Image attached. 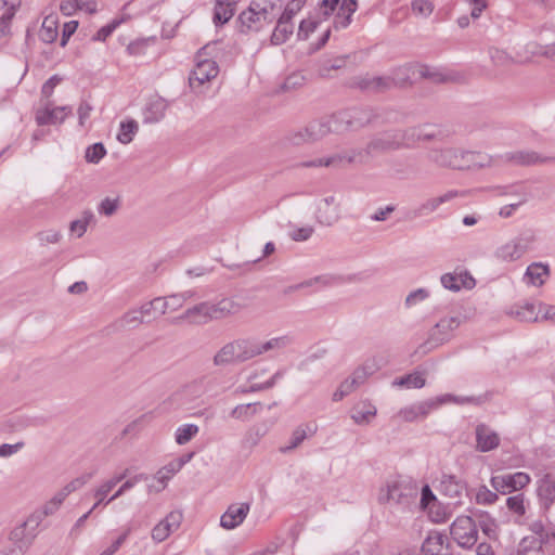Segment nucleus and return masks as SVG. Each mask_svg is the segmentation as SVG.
I'll return each instance as SVG.
<instances>
[{
    "label": "nucleus",
    "mask_w": 555,
    "mask_h": 555,
    "mask_svg": "<svg viewBox=\"0 0 555 555\" xmlns=\"http://www.w3.org/2000/svg\"><path fill=\"white\" fill-rule=\"evenodd\" d=\"M399 129H390L378 132L371 138L363 150H351L349 152L335 154L325 158H318L305 162L302 167H339L346 164H365L370 157L378 154L401 150Z\"/></svg>",
    "instance_id": "obj_1"
},
{
    "label": "nucleus",
    "mask_w": 555,
    "mask_h": 555,
    "mask_svg": "<svg viewBox=\"0 0 555 555\" xmlns=\"http://www.w3.org/2000/svg\"><path fill=\"white\" fill-rule=\"evenodd\" d=\"M418 487L408 477H393L388 479L379 489L378 502L380 504H396L409 506L417 496Z\"/></svg>",
    "instance_id": "obj_2"
},
{
    "label": "nucleus",
    "mask_w": 555,
    "mask_h": 555,
    "mask_svg": "<svg viewBox=\"0 0 555 555\" xmlns=\"http://www.w3.org/2000/svg\"><path fill=\"white\" fill-rule=\"evenodd\" d=\"M453 402L456 404H479L480 400L476 397H457L453 395H442L437 398L428 399L416 404L401 409L396 417L403 422H415L420 417L425 418L433 410L441 404Z\"/></svg>",
    "instance_id": "obj_3"
},
{
    "label": "nucleus",
    "mask_w": 555,
    "mask_h": 555,
    "mask_svg": "<svg viewBox=\"0 0 555 555\" xmlns=\"http://www.w3.org/2000/svg\"><path fill=\"white\" fill-rule=\"evenodd\" d=\"M332 115L337 134L359 131L373 125L377 119L376 112L367 107H353L336 112Z\"/></svg>",
    "instance_id": "obj_4"
},
{
    "label": "nucleus",
    "mask_w": 555,
    "mask_h": 555,
    "mask_svg": "<svg viewBox=\"0 0 555 555\" xmlns=\"http://www.w3.org/2000/svg\"><path fill=\"white\" fill-rule=\"evenodd\" d=\"M253 337H240L223 345L214 356L215 366L240 364L254 359Z\"/></svg>",
    "instance_id": "obj_5"
},
{
    "label": "nucleus",
    "mask_w": 555,
    "mask_h": 555,
    "mask_svg": "<svg viewBox=\"0 0 555 555\" xmlns=\"http://www.w3.org/2000/svg\"><path fill=\"white\" fill-rule=\"evenodd\" d=\"M461 324L457 317L441 319L429 332L428 338L414 351L415 356L424 357L437 347L446 344L452 337V332Z\"/></svg>",
    "instance_id": "obj_6"
},
{
    "label": "nucleus",
    "mask_w": 555,
    "mask_h": 555,
    "mask_svg": "<svg viewBox=\"0 0 555 555\" xmlns=\"http://www.w3.org/2000/svg\"><path fill=\"white\" fill-rule=\"evenodd\" d=\"M207 47L203 48L195 56V66L190 74L189 83L193 91L201 92V88L209 82L211 79L216 78L219 73V67L212 59L207 57L205 50Z\"/></svg>",
    "instance_id": "obj_7"
},
{
    "label": "nucleus",
    "mask_w": 555,
    "mask_h": 555,
    "mask_svg": "<svg viewBox=\"0 0 555 555\" xmlns=\"http://www.w3.org/2000/svg\"><path fill=\"white\" fill-rule=\"evenodd\" d=\"M450 533L462 547H472L478 539L475 521L469 516H459L451 525Z\"/></svg>",
    "instance_id": "obj_8"
},
{
    "label": "nucleus",
    "mask_w": 555,
    "mask_h": 555,
    "mask_svg": "<svg viewBox=\"0 0 555 555\" xmlns=\"http://www.w3.org/2000/svg\"><path fill=\"white\" fill-rule=\"evenodd\" d=\"M402 149L415 147L421 142H429L437 138L438 133L433 125L422 124L399 129Z\"/></svg>",
    "instance_id": "obj_9"
},
{
    "label": "nucleus",
    "mask_w": 555,
    "mask_h": 555,
    "mask_svg": "<svg viewBox=\"0 0 555 555\" xmlns=\"http://www.w3.org/2000/svg\"><path fill=\"white\" fill-rule=\"evenodd\" d=\"M426 157L428 162L440 167L453 170H461L462 149L446 146L430 149Z\"/></svg>",
    "instance_id": "obj_10"
},
{
    "label": "nucleus",
    "mask_w": 555,
    "mask_h": 555,
    "mask_svg": "<svg viewBox=\"0 0 555 555\" xmlns=\"http://www.w3.org/2000/svg\"><path fill=\"white\" fill-rule=\"evenodd\" d=\"M416 75L433 83H455L465 80V75L460 72L427 65L417 66Z\"/></svg>",
    "instance_id": "obj_11"
},
{
    "label": "nucleus",
    "mask_w": 555,
    "mask_h": 555,
    "mask_svg": "<svg viewBox=\"0 0 555 555\" xmlns=\"http://www.w3.org/2000/svg\"><path fill=\"white\" fill-rule=\"evenodd\" d=\"M531 243V236L516 237L500 246L495 251V256L503 261H515L527 253Z\"/></svg>",
    "instance_id": "obj_12"
},
{
    "label": "nucleus",
    "mask_w": 555,
    "mask_h": 555,
    "mask_svg": "<svg viewBox=\"0 0 555 555\" xmlns=\"http://www.w3.org/2000/svg\"><path fill=\"white\" fill-rule=\"evenodd\" d=\"M530 482V476L518 472L511 475H500L491 478V486L495 491L506 493L525 488Z\"/></svg>",
    "instance_id": "obj_13"
},
{
    "label": "nucleus",
    "mask_w": 555,
    "mask_h": 555,
    "mask_svg": "<svg viewBox=\"0 0 555 555\" xmlns=\"http://www.w3.org/2000/svg\"><path fill=\"white\" fill-rule=\"evenodd\" d=\"M293 341V336L289 334L275 336L268 340H260L256 337H253L254 356L257 358L269 352L284 350L289 347Z\"/></svg>",
    "instance_id": "obj_14"
},
{
    "label": "nucleus",
    "mask_w": 555,
    "mask_h": 555,
    "mask_svg": "<svg viewBox=\"0 0 555 555\" xmlns=\"http://www.w3.org/2000/svg\"><path fill=\"white\" fill-rule=\"evenodd\" d=\"M250 509L249 503H233L220 517V526L223 529L232 530L238 527L247 517Z\"/></svg>",
    "instance_id": "obj_15"
},
{
    "label": "nucleus",
    "mask_w": 555,
    "mask_h": 555,
    "mask_svg": "<svg viewBox=\"0 0 555 555\" xmlns=\"http://www.w3.org/2000/svg\"><path fill=\"white\" fill-rule=\"evenodd\" d=\"M72 113L69 106L52 107L48 102L44 107L37 109L36 122L39 126L61 124Z\"/></svg>",
    "instance_id": "obj_16"
},
{
    "label": "nucleus",
    "mask_w": 555,
    "mask_h": 555,
    "mask_svg": "<svg viewBox=\"0 0 555 555\" xmlns=\"http://www.w3.org/2000/svg\"><path fill=\"white\" fill-rule=\"evenodd\" d=\"M182 514L179 512H170L165 519L160 520L153 529H152V539L160 543L165 541L171 532L177 530L181 524Z\"/></svg>",
    "instance_id": "obj_17"
},
{
    "label": "nucleus",
    "mask_w": 555,
    "mask_h": 555,
    "mask_svg": "<svg viewBox=\"0 0 555 555\" xmlns=\"http://www.w3.org/2000/svg\"><path fill=\"white\" fill-rule=\"evenodd\" d=\"M28 521L15 527L9 535L12 547L7 550L11 555H23L31 545L33 537L26 532Z\"/></svg>",
    "instance_id": "obj_18"
},
{
    "label": "nucleus",
    "mask_w": 555,
    "mask_h": 555,
    "mask_svg": "<svg viewBox=\"0 0 555 555\" xmlns=\"http://www.w3.org/2000/svg\"><path fill=\"white\" fill-rule=\"evenodd\" d=\"M440 281L444 288L452 292H459L462 288L472 289L476 284L475 279L467 271L444 273Z\"/></svg>",
    "instance_id": "obj_19"
},
{
    "label": "nucleus",
    "mask_w": 555,
    "mask_h": 555,
    "mask_svg": "<svg viewBox=\"0 0 555 555\" xmlns=\"http://www.w3.org/2000/svg\"><path fill=\"white\" fill-rule=\"evenodd\" d=\"M352 86L364 91L380 92L389 90L392 87L389 75L388 76H360L352 80Z\"/></svg>",
    "instance_id": "obj_20"
},
{
    "label": "nucleus",
    "mask_w": 555,
    "mask_h": 555,
    "mask_svg": "<svg viewBox=\"0 0 555 555\" xmlns=\"http://www.w3.org/2000/svg\"><path fill=\"white\" fill-rule=\"evenodd\" d=\"M461 170H476L492 166L493 157L480 151L462 150Z\"/></svg>",
    "instance_id": "obj_21"
},
{
    "label": "nucleus",
    "mask_w": 555,
    "mask_h": 555,
    "mask_svg": "<svg viewBox=\"0 0 555 555\" xmlns=\"http://www.w3.org/2000/svg\"><path fill=\"white\" fill-rule=\"evenodd\" d=\"M143 322V318L141 317L138 309H132L125 312L120 318L116 319L114 322L105 326L104 332L109 334H115L127 328H134L141 325Z\"/></svg>",
    "instance_id": "obj_22"
},
{
    "label": "nucleus",
    "mask_w": 555,
    "mask_h": 555,
    "mask_svg": "<svg viewBox=\"0 0 555 555\" xmlns=\"http://www.w3.org/2000/svg\"><path fill=\"white\" fill-rule=\"evenodd\" d=\"M476 449L480 452H489L500 444V436L496 431L485 424H479L475 430Z\"/></svg>",
    "instance_id": "obj_23"
},
{
    "label": "nucleus",
    "mask_w": 555,
    "mask_h": 555,
    "mask_svg": "<svg viewBox=\"0 0 555 555\" xmlns=\"http://www.w3.org/2000/svg\"><path fill=\"white\" fill-rule=\"evenodd\" d=\"M243 306L233 300L232 298H222L217 302L209 301V311L211 314V321L222 320L240 313Z\"/></svg>",
    "instance_id": "obj_24"
},
{
    "label": "nucleus",
    "mask_w": 555,
    "mask_h": 555,
    "mask_svg": "<svg viewBox=\"0 0 555 555\" xmlns=\"http://www.w3.org/2000/svg\"><path fill=\"white\" fill-rule=\"evenodd\" d=\"M334 127L335 122L333 115L324 116L320 119L310 121L307 125L310 134V141H312V143H315L324 139L330 133H336Z\"/></svg>",
    "instance_id": "obj_25"
},
{
    "label": "nucleus",
    "mask_w": 555,
    "mask_h": 555,
    "mask_svg": "<svg viewBox=\"0 0 555 555\" xmlns=\"http://www.w3.org/2000/svg\"><path fill=\"white\" fill-rule=\"evenodd\" d=\"M178 320L189 321L191 324H206L211 321V314L209 311V301L197 304L186 309Z\"/></svg>",
    "instance_id": "obj_26"
},
{
    "label": "nucleus",
    "mask_w": 555,
    "mask_h": 555,
    "mask_svg": "<svg viewBox=\"0 0 555 555\" xmlns=\"http://www.w3.org/2000/svg\"><path fill=\"white\" fill-rule=\"evenodd\" d=\"M334 196L323 198L318 207V219L320 223L333 225L339 219V209Z\"/></svg>",
    "instance_id": "obj_27"
},
{
    "label": "nucleus",
    "mask_w": 555,
    "mask_h": 555,
    "mask_svg": "<svg viewBox=\"0 0 555 555\" xmlns=\"http://www.w3.org/2000/svg\"><path fill=\"white\" fill-rule=\"evenodd\" d=\"M508 314L521 322H540V311L535 305L529 301H524L513 306Z\"/></svg>",
    "instance_id": "obj_28"
},
{
    "label": "nucleus",
    "mask_w": 555,
    "mask_h": 555,
    "mask_svg": "<svg viewBox=\"0 0 555 555\" xmlns=\"http://www.w3.org/2000/svg\"><path fill=\"white\" fill-rule=\"evenodd\" d=\"M129 474V469L126 468L122 473L113 476L112 478L103 481L96 489H94L93 495L96 502L93 505V508H98L100 505H106V496L113 490V488L122 481Z\"/></svg>",
    "instance_id": "obj_29"
},
{
    "label": "nucleus",
    "mask_w": 555,
    "mask_h": 555,
    "mask_svg": "<svg viewBox=\"0 0 555 555\" xmlns=\"http://www.w3.org/2000/svg\"><path fill=\"white\" fill-rule=\"evenodd\" d=\"M168 104L166 100L158 95L152 96L145 107L144 121L145 122H157L165 117Z\"/></svg>",
    "instance_id": "obj_30"
},
{
    "label": "nucleus",
    "mask_w": 555,
    "mask_h": 555,
    "mask_svg": "<svg viewBox=\"0 0 555 555\" xmlns=\"http://www.w3.org/2000/svg\"><path fill=\"white\" fill-rule=\"evenodd\" d=\"M459 195H460V193L457 191L452 190V191L446 192L444 194H442L440 196L428 198L424 203H422L420 205V207L415 210V216L422 217V216L431 214V212L436 211L440 205L454 199Z\"/></svg>",
    "instance_id": "obj_31"
},
{
    "label": "nucleus",
    "mask_w": 555,
    "mask_h": 555,
    "mask_svg": "<svg viewBox=\"0 0 555 555\" xmlns=\"http://www.w3.org/2000/svg\"><path fill=\"white\" fill-rule=\"evenodd\" d=\"M440 491L450 499H460L465 491V482L455 475H442Z\"/></svg>",
    "instance_id": "obj_32"
},
{
    "label": "nucleus",
    "mask_w": 555,
    "mask_h": 555,
    "mask_svg": "<svg viewBox=\"0 0 555 555\" xmlns=\"http://www.w3.org/2000/svg\"><path fill=\"white\" fill-rule=\"evenodd\" d=\"M376 370L377 367L374 363L366 362L362 366L356 369L351 376L346 378L343 384L345 385V388L352 392L359 386H361Z\"/></svg>",
    "instance_id": "obj_33"
},
{
    "label": "nucleus",
    "mask_w": 555,
    "mask_h": 555,
    "mask_svg": "<svg viewBox=\"0 0 555 555\" xmlns=\"http://www.w3.org/2000/svg\"><path fill=\"white\" fill-rule=\"evenodd\" d=\"M538 496L544 507H550L555 502V478L550 474L544 475L538 482Z\"/></svg>",
    "instance_id": "obj_34"
},
{
    "label": "nucleus",
    "mask_w": 555,
    "mask_h": 555,
    "mask_svg": "<svg viewBox=\"0 0 555 555\" xmlns=\"http://www.w3.org/2000/svg\"><path fill=\"white\" fill-rule=\"evenodd\" d=\"M240 21L249 30H258L263 23H268L266 16L255 8L253 2L247 10L240 14Z\"/></svg>",
    "instance_id": "obj_35"
},
{
    "label": "nucleus",
    "mask_w": 555,
    "mask_h": 555,
    "mask_svg": "<svg viewBox=\"0 0 555 555\" xmlns=\"http://www.w3.org/2000/svg\"><path fill=\"white\" fill-rule=\"evenodd\" d=\"M60 9L65 15H72L78 10L93 14L96 12V2L94 0H63Z\"/></svg>",
    "instance_id": "obj_36"
},
{
    "label": "nucleus",
    "mask_w": 555,
    "mask_h": 555,
    "mask_svg": "<svg viewBox=\"0 0 555 555\" xmlns=\"http://www.w3.org/2000/svg\"><path fill=\"white\" fill-rule=\"evenodd\" d=\"M357 10L356 0H343L334 20L335 28H346L351 23V16Z\"/></svg>",
    "instance_id": "obj_37"
},
{
    "label": "nucleus",
    "mask_w": 555,
    "mask_h": 555,
    "mask_svg": "<svg viewBox=\"0 0 555 555\" xmlns=\"http://www.w3.org/2000/svg\"><path fill=\"white\" fill-rule=\"evenodd\" d=\"M293 33L294 25L292 24V21L280 16L278 25L271 36V43L274 46L282 44L289 38L291 35H293Z\"/></svg>",
    "instance_id": "obj_38"
},
{
    "label": "nucleus",
    "mask_w": 555,
    "mask_h": 555,
    "mask_svg": "<svg viewBox=\"0 0 555 555\" xmlns=\"http://www.w3.org/2000/svg\"><path fill=\"white\" fill-rule=\"evenodd\" d=\"M548 275V267L542 263H532L527 268L525 279L528 284L534 286L543 285Z\"/></svg>",
    "instance_id": "obj_39"
},
{
    "label": "nucleus",
    "mask_w": 555,
    "mask_h": 555,
    "mask_svg": "<svg viewBox=\"0 0 555 555\" xmlns=\"http://www.w3.org/2000/svg\"><path fill=\"white\" fill-rule=\"evenodd\" d=\"M261 410L260 402L236 405L230 413L231 417L241 422L251 420Z\"/></svg>",
    "instance_id": "obj_40"
},
{
    "label": "nucleus",
    "mask_w": 555,
    "mask_h": 555,
    "mask_svg": "<svg viewBox=\"0 0 555 555\" xmlns=\"http://www.w3.org/2000/svg\"><path fill=\"white\" fill-rule=\"evenodd\" d=\"M253 3L266 16L268 23L275 18L282 8L281 0H254Z\"/></svg>",
    "instance_id": "obj_41"
},
{
    "label": "nucleus",
    "mask_w": 555,
    "mask_h": 555,
    "mask_svg": "<svg viewBox=\"0 0 555 555\" xmlns=\"http://www.w3.org/2000/svg\"><path fill=\"white\" fill-rule=\"evenodd\" d=\"M506 159L513 164L521 166L534 165L545 160L533 151H517L509 153L506 155Z\"/></svg>",
    "instance_id": "obj_42"
},
{
    "label": "nucleus",
    "mask_w": 555,
    "mask_h": 555,
    "mask_svg": "<svg viewBox=\"0 0 555 555\" xmlns=\"http://www.w3.org/2000/svg\"><path fill=\"white\" fill-rule=\"evenodd\" d=\"M39 37L43 42L52 43L57 37V17L55 15H48L44 17Z\"/></svg>",
    "instance_id": "obj_43"
},
{
    "label": "nucleus",
    "mask_w": 555,
    "mask_h": 555,
    "mask_svg": "<svg viewBox=\"0 0 555 555\" xmlns=\"http://www.w3.org/2000/svg\"><path fill=\"white\" fill-rule=\"evenodd\" d=\"M416 75V67L412 66H400L395 68L389 77L391 80L392 87H402L409 83L411 76Z\"/></svg>",
    "instance_id": "obj_44"
},
{
    "label": "nucleus",
    "mask_w": 555,
    "mask_h": 555,
    "mask_svg": "<svg viewBox=\"0 0 555 555\" xmlns=\"http://www.w3.org/2000/svg\"><path fill=\"white\" fill-rule=\"evenodd\" d=\"M517 555H546L540 539L525 538L518 547Z\"/></svg>",
    "instance_id": "obj_45"
},
{
    "label": "nucleus",
    "mask_w": 555,
    "mask_h": 555,
    "mask_svg": "<svg viewBox=\"0 0 555 555\" xmlns=\"http://www.w3.org/2000/svg\"><path fill=\"white\" fill-rule=\"evenodd\" d=\"M139 131V124L134 119L120 122L117 140L121 144H129Z\"/></svg>",
    "instance_id": "obj_46"
},
{
    "label": "nucleus",
    "mask_w": 555,
    "mask_h": 555,
    "mask_svg": "<svg viewBox=\"0 0 555 555\" xmlns=\"http://www.w3.org/2000/svg\"><path fill=\"white\" fill-rule=\"evenodd\" d=\"M94 220V215L91 210H85L81 214V217L77 220H74L69 224V231L73 234H76L77 237H81L88 229V225Z\"/></svg>",
    "instance_id": "obj_47"
},
{
    "label": "nucleus",
    "mask_w": 555,
    "mask_h": 555,
    "mask_svg": "<svg viewBox=\"0 0 555 555\" xmlns=\"http://www.w3.org/2000/svg\"><path fill=\"white\" fill-rule=\"evenodd\" d=\"M199 431V427L195 424H184L177 428L175 441L179 446L189 443Z\"/></svg>",
    "instance_id": "obj_48"
},
{
    "label": "nucleus",
    "mask_w": 555,
    "mask_h": 555,
    "mask_svg": "<svg viewBox=\"0 0 555 555\" xmlns=\"http://www.w3.org/2000/svg\"><path fill=\"white\" fill-rule=\"evenodd\" d=\"M426 384V379L420 372L411 373L406 376H402L400 378H396L392 382L393 386L398 387H406V388H422Z\"/></svg>",
    "instance_id": "obj_49"
},
{
    "label": "nucleus",
    "mask_w": 555,
    "mask_h": 555,
    "mask_svg": "<svg viewBox=\"0 0 555 555\" xmlns=\"http://www.w3.org/2000/svg\"><path fill=\"white\" fill-rule=\"evenodd\" d=\"M285 141L293 146L313 144L312 141H310V134L307 126L289 131L285 135Z\"/></svg>",
    "instance_id": "obj_50"
},
{
    "label": "nucleus",
    "mask_w": 555,
    "mask_h": 555,
    "mask_svg": "<svg viewBox=\"0 0 555 555\" xmlns=\"http://www.w3.org/2000/svg\"><path fill=\"white\" fill-rule=\"evenodd\" d=\"M121 205V198L120 196L115 197H105L103 198L100 204L98 205V212L105 217H112L114 216Z\"/></svg>",
    "instance_id": "obj_51"
},
{
    "label": "nucleus",
    "mask_w": 555,
    "mask_h": 555,
    "mask_svg": "<svg viewBox=\"0 0 555 555\" xmlns=\"http://www.w3.org/2000/svg\"><path fill=\"white\" fill-rule=\"evenodd\" d=\"M234 14V7L231 3L218 0L215 7L214 22L216 24L227 23Z\"/></svg>",
    "instance_id": "obj_52"
},
{
    "label": "nucleus",
    "mask_w": 555,
    "mask_h": 555,
    "mask_svg": "<svg viewBox=\"0 0 555 555\" xmlns=\"http://www.w3.org/2000/svg\"><path fill=\"white\" fill-rule=\"evenodd\" d=\"M106 155V149L102 143H94L87 147L85 159L90 164H98Z\"/></svg>",
    "instance_id": "obj_53"
},
{
    "label": "nucleus",
    "mask_w": 555,
    "mask_h": 555,
    "mask_svg": "<svg viewBox=\"0 0 555 555\" xmlns=\"http://www.w3.org/2000/svg\"><path fill=\"white\" fill-rule=\"evenodd\" d=\"M146 476L144 474L135 475L129 479H127L119 488L118 490L106 501V504L113 502L114 500L121 496L124 493H126L128 490L132 489L138 482L142 480H146Z\"/></svg>",
    "instance_id": "obj_54"
},
{
    "label": "nucleus",
    "mask_w": 555,
    "mask_h": 555,
    "mask_svg": "<svg viewBox=\"0 0 555 555\" xmlns=\"http://www.w3.org/2000/svg\"><path fill=\"white\" fill-rule=\"evenodd\" d=\"M489 54L492 63L495 66H508L516 62L507 52L501 49L492 48L489 50Z\"/></svg>",
    "instance_id": "obj_55"
},
{
    "label": "nucleus",
    "mask_w": 555,
    "mask_h": 555,
    "mask_svg": "<svg viewBox=\"0 0 555 555\" xmlns=\"http://www.w3.org/2000/svg\"><path fill=\"white\" fill-rule=\"evenodd\" d=\"M513 194L518 197V201L503 206L499 211L500 217H502V218L511 217L513 215L514 210L517 209L519 206L524 205L528 199V196L525 192L517 191Z\"/></svg>",
    "instance_id": "obj_56"
},
{
    "label": "nucleus",
    "mask_w": 555,
    "mask_h": 555,
    "mask_svg": "<svg viewBox=\"0 0 555 555\" xmlns=\"http://www.w3.org/2000/svg\"><path fill=\"white\" fill-rule=\"evenodd\" d=\"M347 56H338L334 60L325 61L320 67V75L328 77L332 69H339L346 65Z\"/></svg>",
    "instance_id": "obj_57"
},
{
    "label": "nucleus",
    "mask_w": 555,
    "mask_h": 555,
    "mask_svg": "<svg viewBox=\"0 0 555 555\" xmlns=\"http://www.w3.org/2000/svg\"><path fill=\"white\" fill-rule=\"evenodd\" d=\"M506 505L511 512L517 514L518 516H522L526 513L525 498L521 493L509 496L506 500Z\"/></svg>",
    "instance_id": "obj_58"
},
{
    "label": "nucleus",
    "mask_w": 555,
    "mask_h": 555,
    "mask_svg": "<svg viewBox=\"0 0 555 555\" xmlns=\"http://www.w3.org/2000/svg\"><path fill=\"white\" fill-rule=\"evenodd\" d=\"M37 238L41 246H46L49 244H57L62 238V234L56 230H44L37 234Z\"/></svg>",
    "instance_id": "obj_59"
},
{
    "label": "nucleus",
    "mask_w": 555,
    "mask_h": 555,
    "mask_svg": "<svg viewBox=\"0 0 555 555\" xmlns=\"http://www.w3.org/2000/svg\"><path fill=\"white\" fill-rule=\"evenodd\" d=\"M307 437V429L304 427H297L291 437L289 444L282 448V452H288L296 449Z\"/></svg>",
    "instance_id": "obj_60"
},
{
    "label": "nucleus",
    "mask_w": 555,
    "mask_h": 555,
    "mask_svg": "<svg viewBox=\"0 0 555 555\" xmlns=\"http://www.w3.org/2000/svg\"><path fill=\"white\" fill-rule=\"evenodd\" d=\"M476 500L479 504H493L498 500V494L481 486L476 493Z\"/></svg>",
    "instance_id": "obj_61"
},
{
    "label": "nucleus",
    "mask_w": 555,
    "mask_h": 555,
    "mask_svg": "<svg viewBox=\"0 0 555 555\" xmlns=\"http://www.w3.org/2000/svg\"><path fill=\"white\" fill-rule=\"evenodd\" d=\"M412 10L418 15L428 16L434 10V5L428 0H414L412 2Z\"/></svg>",
    "instance_id": "obj_62"
},
{
    "label": "nucleus",
    "mask_w": 555,
    "mask_h": 555,
    "mask_svg": "<svg viewBox=\"0 0 555 555\" xmlns=\"http://www.w3.org/2000/svg\"><path fill=\"white\" fill-rule=\"evenodd\" d=\"M305 4V0H291L281 14V17L292 21L293 16L301 10Z\"/></svg>",
    "instance_id": "obj_63"
},
{
    "label": "nucleus",
    "mask_w": 555,
    "mask_h": 555,
    "mask_svg": "<svg viewBox=\"0 0 555 555\" xmlns=\"http://www.w3.org/2000/svg\"><path fill=\"white\" fill-rule=\"evenodd\" d=\"M318 23L310 20L301 21L298 29V38L306 40L315 30Z\"/></svg>",
    "instance_id": "obj_64"
}]
</instances>
